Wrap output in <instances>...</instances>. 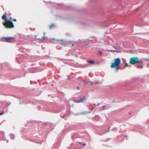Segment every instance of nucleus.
I'll return each mask as SVG.
<instances>
[{
    "label": "nucleus",
    "instance_id": "obj_1",
    "mask_svg": "<svg viewBox=\"0 0 149 149\" xmlns=\"http://www.w3.org/2000/svg\"><path fill=\"white\" fill-rule=\"evenodd\" d=\"M2 19L3 20L6 21V22L3 23V25L5 26L7 28H13L14 25L13 22L11 21H9V20H7L6 14H4L2 17Z\"/></svg>",
    "mask_w": 149,
    "mask_h": 149
},
{
    "label": "nucleus",
    "instance_id": "obj_16",
    "mask_svg": "<svg viewBox=\"0 0 149 149\" xmlns=\"http://www.w3.org/2000/svg\"><path fill=\"white\" fill-rule=\"evenodd\" d=\"M108 51L110 52H116V51L114 50H108Z\"/></svg>",
    "mask_w": 149,
    "mask_h": 149
},
{
    "label": "nucleus",
    "instance_id": "obj_26",
    "mask_svg": "<svg viewBox=\"0 0 149 149\" xmlns=\"http://www.w3.org/2000/svg\"><path fill=\"white\" fill-rule=\"evenodd\" d=\"M146 61H149V58H147L146 59Z\"/></svg>",
    "mask_w": 149,
    "mask_h": 149
},
{
    "label": "nucleus",
    "instance_id": "obj_2",
    "mask_svg": "<svg viewBox=\"0 0 149 149\" xmlns=\"http://www.w3.org/2000/svg\"><path fill=\"white\" fill-rule=\"evenodd\" d=\"M114 62H113L111 65V68L118 67L121 63V59L119 58L114 59Z\"/></svg>",
    "mask_w": 149,
    "mask_h": 149
},
{
    "label": "nucleus",
    "instance_id": "obj_29",
    "mask_svg": "<svg viewBox=\"0 0 149 149\" xmlns=\"http://www.w3.org/2000/svg\"><path fill=\"white\" fill-rule=\"evenodd\" d=\"M75 56H76V57H78V56L77 55H75Z\"/></svg>",
    "mask_w": 149,
    "mask_h": 149
},
{
    "label": "nucleus",
    "instance_id": "obj_10",
    "mask_svg": "<svg viewBox=\"0 0 149 149\" xmlns=\"http://www.w3.org/2000/svg\"><path fill=\"white\" fill-rule=\"evenodd\" d=\"M89 84L91 85H93L94 84V83L92 81H90Z\"/></svg>",
    "mask_w": 149,
    "mask_h": 149
},
{
    "label": "nucleus",
    "instance_id": "obj_31",
    "mask_svg": "<svg viewBox=\"0 0 149 149\" xmlns=\"http://www.w3.org/2000/svg\"><path fill=\"white\" fill-rule=\"evenodd\" d=\"M72 46H74V44H73H73H72Z\"/></svg>",
    "mask_w": 149,
    "mask_h": 149
},
{
    "label": "nucleus",
    "instance_id": "obj_28",
    "mask_svg": "<svg viewBox=\"0 0 149 149\" xmlns=\"http://www.w3.org/2000/svg\"><path fill=\"white\" fill-rule=\"evenodd\" d=\"M37 139L38 141L39 140V139H40L39 138V137H38V138H37Z\"/></svg>",
    "mask_w": 149,
    "mask_h": 149
},
{
    "label": "nucleus",
    "instance_id": "obj_27",
    "mask_svg": "<svg viewBox=\"0 0 149 149\" xmlns=\"http://www.w3.org/2000/svg\"><path fill=\"white\" fill-rule=\"evenodd\" d=\"M0 133H3V134H4V132H3V131H1V132H0Z\"/></svg>",
    "mask_w": 149,
    "mask_h": 149
},
{
    "label": "nucleus",
    "instance_id": "obj_38",
    "mask_svg": "<svg viewBox=\"0 0 149 149\" xmlns=\"http://www.w3.org/2000/svg\"><path fill=\"white\" fill-rule=\"evenodd\" d=\"M115 102V100H113V102Z\"/></svg>",
    "mask_w": 149,
    "mask_h": 149
},
{
    "label": "nucleus",
    "instance_id": "obj_12",
    "mask_svg": "<svg viewBox=\"0 0 149 149\" xmlns=\"http://www.w3.org/2000/svg\"><path fill=\"white\" fill-rule=\"evenodd\" d=\"M54 26V24H52L51 25L49 26V28L50 29H51Z\"/></svg>",
    "mask_w": 149,
    "mask_h": 149
},
{
    "label": "nucleus",
    "instance_id": "obj_20",
    "mask_svg": "<svg viewBox=\"0 0 149 149\" xmlns=\"http://www.w3.org/2000/svg\"><path fill=\"white\" fill-rule=\"evenodd\" d=\"M13 20L14 21H15V22L17 21L16 19H15V18H13Z\"/></svg>",
    "mask_w": 149,
    "mask_h": 149
},
{
    "label": "nucleus",
    "instance_id": "obj_23",
    "mask_svg": "<svg viewBox=\"0 0 149 149\" xmlns=\"http://www.w3.org/2000/svg\"><path fill=\"white\" fill-rule=\"evenodd\" d=\"M11 104V103L10 102V103H8V105H10Z\"/></svg>",
    "mask_w": 149,
    "mask_h": 149
},
{
    "label": "nucleus",
    "instance_id": "obj_17",
    "mask_svg": "<svg viewBox=\"0 0 149 149\" xmlns=\"http://www.w3.org/2000/svg\"><path fill=\"white\" fill-rule=\"evenodd\" d=\"M128 65V63H125V66H127Z\"/></svg>",
    "mask_w": 149,
    "mask_h": 149
},
{
    "label": "nucleus",
    "instance_id": "obj_22",
    "mask_svg": "<svg viewBox=\"0 0 149 149\" xmlns=\"http://www.w3.org/2000/svg\"><path fill=\"white\" fill-rule=\"evenodd\" d=\"M4 113L3 112H1L0 113V115H1Z\"/></svg>",
    "mask_w": 149,
    "mask_h": 149
},
{
    "label": "nucleus",
    "instance_id": "obj_35",
    "mask_svg": "<svg viewBox=\"0 0 149 149\" xmlns=\"http://www.w3.org/2000/svg\"><path fill=\"white\" fill-rule=\"evenodd\" d=\"M34 37H35V38H36V37H37V36H36V35H35V36H34Z\"/></svg>",
    "mask_w": 149,
    "mask_h": 149
},
{
    "label": "nucleus",
    "instance_id": "obj_36",
    "mask_svg": "<svg viewBox=\"0 0 149 149\" xmlns=\"http://www.w3.org/2000/svg\"><path fill=\"white\" fill-rule=\"evenodd\" d=\"M21 99V98H19V99H18V100H19V101L20 100V99Z\"/></svg>",
    "mask_w": 149,
    "mask_h": 149
},
{
    "label": "nucleus",
    "instance_id": "obj_11",
    "mask_svg": "<svg viewBox=\"0 0 149 149\" xmlns=\"http://www.w3.org/2000/svg\"><path fill=\"white\" fill-rule=\"evenodd\" d=\"M98 53H99L100 55V56L102 55V51L100 50H99L98 51Z\"/></svg>",
    "mask_w": 149,
    "mask_h": 149
},
{
    "label": "nucleus",
    "instance_id": "obj_43",
    "mask_svg": "<svg viewBox=\"0 0 149 149\" xmlns=\"http://www.w3.org/2000/svg\"><path fill=\"white\" fill-rule=\"evenodd\" d=\"M7 142H8V140H7Z\"/></svg>",
    "mask_w": 149,
    "mask_h": 149
},
{
    "label": "nucleus",
    "instance_id": "obj_34",
    "mask_svg": "<svg viewBox=\"0 0 149 149\" xmlns=\"http://www.w3.org/2000/svg\"><path fill=\"white\" fill-rule=\"evenodd\" d=\"M30 82H31V84L32 83V82H33L32 81H31Z\"/></svg>",
    "mask_w": 149,
    "mask_h": 149
},
{
    "label": "nucleus",
    "instance_id": "obj_42",
    "mask_svg": "<svg viewBox=\"0 0 149 149\" xmlns=\"http://www.w3.org/2000/svg\"><path fill=\"white\" fill-rule=\"evenodd\" d=\"M110 139V138L108 139L109 140Z\"/></svg>",
    "mask_w": 149,
    "mask_h": 149
},
{
    "label": "nucleus",
    "instance_id": "obj_8",
    "mask_svg": "<svg viewBox=\"0 0 149 149\" xmlns=\"http://www.w3.org/2000/svg\"><path fill=\"white\" fill-rule=\"evenodd\" d=\"M10 137L11 139H14L15 138V136L14 134H11L10 135Z\"/></svg>",
    "mask_w": 149,
    "mask_h": 149
},
{
    "label": "nucleus",
    "instance_id": "obj_24",
    "mask_svg": "<svg viewBox=\"0 0 149 149\" xmlns=\"http://www.w3.org/2000/svg\"><path fill=\"white\" fill-rule=\"evenodd\" d=\"M100 103H98L97 105V107H99V106H100Z\"/></svg>",
    "mask_w": 149,
    "mask_h": 149
},
{
    "label": "nucleus",
    "instance_id": "obj_9",
    "mask_svg": "<svg viewBox=\"0 0 149 149\" xmlns=\"http://www.w3.org/2000/svg\"><path fill=\"white\" fill-rule=\"evenodd\" d=\"M31 141L36 143H41L42 142L41 141H40V142H39L38 141H37L36 140L35 141L34 140H31Z\"/></svg>",
    "mask_w": 149,
    "mask_h": 149
},
{
    "label": "nucleus",
    "instance_id": "obj_30",
    "mask_svg": "<svg viewBox=\"0 0 149 149\" xmlns=\"http://www.w3.org/2000/svg\"><path fill=\"white\" fill-rule=\"evenodd\" d=\"M19 103L20 104H22V103H21V102H19Z\"/></svg>",
    "mask_w": 149,
    "mask_h": 149
},
{
    "label": "nucleus",
    "instance_id": "obj_14",
    "mask_svg": "<svg viewBox=\"0 0 149 149\" xmlns=\"http://www.w3.org/2000/svg\"><path fill=\"white\" fill-rule=\"evenodd\" d=\"M80 143H81V144L83 145V146H85L86 145V144H85L83 142H79Z\"/></svg>",
    "mask_w": 149,
    "mask_h": 149
},
{
    "label": "nucleus",
    "instance_id": "obj_18",
    "mask_svg": "<svg viewBox=\"0 0 149 149\" xmlns=\"http://www.w3.org/2000/svg\"><path fill=\"white\" fill-rule=\"evenodd\" d=\"M118 67H115L116 68V71H117L118 70Z\"/></svg>",
    "mask_w": 149,
    "mask_h": 149
},
{
    "label": "nucleus",
    "instance_id": "obj_33",
    "mask_svg": "<svg viewBox=\"0 0 149 149\" xmlns=\"http://www.w3.org/2000/svg\"><path fill=\"white\" fill-rule=\"evenodd\" d=\"M44 35H45V32H44L43 33Z\"/></svg>",
    "mask_w": 149,
    "mask_h": 149
},
{
    "label": "nucleus",
    "instance_id": "obj_13",
    "mask_svg": "<svg viewBox=\"0 0 149 149\" xmlns=\"http://www.w3.org/2000/svg\"><path fill=\"white\" fill-rule=\"evenodd\" d=\"M144 65L143 64H142L139 65V67L141 68V69H142Z\"/></svg>",
    "mask_w": 149,
    "mask_h": 149
},
{
    "label": "nucleus",
    "instance_id": "obj_15",
    "mask_svg": "<svg viewBox=\"0 0 149 149\" xmlns=\"http://www.w3.org/2000/svg\"><path fill=\"white\" fill-rule=\"evenodd\" d=\"M45 37H43L41 39H38L41 40H44Z\"/></svg>",
    "mask_w": 149,
    "mask_h": 149
},
{
    "label": "nucleus",
    "instance_id": "obj_44",
    "mask_svg": "<svg viewBox=\"0 0 149 149\" xmlns=\"http://www.w3.org/2000/svg\"><path fill=\"white\" fill-rule=\"evenodd\" d=\"M88 65H86V66H88Z\"/></svg>",
    "mask_w": 149,
    "mask_h": 149
},
{
    "label": "nucleus",
    "instance_id": "obj_45",
    "mask_svg": "<svg viewBox=\"0 0 149 149\" xmlns=\"http://www.w3.org/2000/svg\"><path fill=\"white\" fill-rule=\"evenodd\" d=\"M35 139H34V140L35 141Z\"/></svg>",
    "mask_w": 149,
    "mask_h": 149
},
{
    "label": "nucleus",
    "instance_id": "obj_5",
    "mask_svg": "<svg viewBox=\"0 0 149 149\" xmlns=\"http://www.w3.org/2000/svg\"><path fill=\"white\" fill-rule=\"evenodd\" d=\"M86 100V99L85 96H84L83 97L80 98V99L79 100H75V102L76 103H79L81 102H83L84 101Z\"/></svg>",
    "mask_w": 149,
    "mask_h": 149
},
{
    "label": "nucleus",
    "instance_id": "obj_19",
    "mask_svg": "<svg viewBox=\"0 0 149 149\" xmlns=\"http://www.w3.org/2000/svg\"><path fill=\"white\" fill-rule=\"evenodd\" d=\"M112 130L113 131H115L117 130V129L116 128H113L112 129Z\"/></svg>",
    "mask_w": 149,
    "mask_h": 149
},
{
    "label": "nucleus",
    "instance_id": "obj_3",
    "mask_svg": "<svg viewBox=\"0 0 149 149\" xmlns=\"http://www.w3.org/2000/svg\"><path fill=\"white\" fill-rule=\"evenodd\" d=\"M1 40L3 42L12 43L14 41V39L12 37H4L1 38Z\"/></svg>",
    "mask_w": 149,
    "mask_h": 149
},
{
    "label": "nucleus",
    "instance_id": "obj_4",
    "mask_svg": "<svg viewBox=\"0 0 149 149\" xmlns=\"http://www.w3.org/2000/svg\"><path fill=\"white\" fill-rule=\"evenodd\" d=\"M130 64L134 65L140 62L139 59L137 57H132L130 59Z\"/></svg>",
    "mask_w": 149,
    "mask_h": 149
},
{
    "label": "nucleus",
    "instance_id": "obj_7",
    "mask_svg": "<svg viewBox=\"0 0 149 149\" xmlns=\"http://www.w3.org/2000/svg\"><path fill=\"white\" fill-rule=\"evenodd\" d=\"M88 63H90V64H95V62L93 60H88L87 61Z\"/></svg>",
    "mask_w": 149,
    "mask_h": 149
},
{
    "label": "nucleus",
    "instance_id": "obj_37",
    "mask_svg": "<svg viewBox=\"0 0 149 149\" xmlns=\"http://www.w3.org/2000/svg\"><path fill=\"white\" fill-rule=\"evenodd\" d=\"M97 83H98V82L96 83H95V84H97Z\"/></svg>",
    "mask_w": 149,
    "mask_h": 149
},
{
    "label": "nucleus",
    "instance_id": "obj_25",
    "mask_svg": "<svg viewBox=\"0 0 149 149\" xmlns=\"http://www.w3.org/2000/svg\"><path fill=\"white\" fill-rule=\"evenodd\" d=\"M103 108H104V109H106L105 107V106H103Z\"/></svg>",
    "mask_w": 149,
    "mask_h": 149
},
{
    "label": "nucleus",
    "instance_id": "obj_32",
    "mask_svg": "<svg viewBox=\"0 0 149 149\" xmlns=\"http://www.w3.org/2000/svg\"><path fill=\"white\" fill-rule=\"evenodd\" d=\"M60 40L61 41H63V40H62V39H61V40Z\"/></svg>",
    "mask_w": 149,
    "mask_h": 149
},
{
    "label": "nucleus",
    "instance_id": "obj_39",
    "mask_svg": "<svg viewBox=\"0 0 149 149\" xmlns=\"http://www.w3.org/2000/svg\"><path fill=\"white\" fill-rule=\"evenodd\" d=\"M85 113H81V114H85Z\"/></svg>",
    "mask_w": 149,
    "mask_h": 149
},
{
    "label": "nucleus",
    "instance_id": "obj_6",
    "mask_svg": "<svg viewBox=\"0 0 149 149\" xmlns=\"http://www.w3.org/2000/svg\"><path fill=\"white\" fill-rule=\"evenodd\" d=\"M91 38H95L93 36L89 38V39H88V40L86 39V40H84L83 42V43H84L86 45H88V44H89V40H92L91 39Z\"/></svg>",
    "mask_w": 149,
    "mask_h": 149
},
{
    "label": "nucleus",
    "instance_id": "obj_21",
    "mask_svg": "<svg viewBox=\"0 0 149 149\" xmlns=\"http://www.w3.org/2000/svg\"><path fill=\"white\" fill-rule=\"evenodd\" d=\"M12 19V17H10V18L9 19V21H10V20H11Z\"/></svg>",
    "mask_w": 149,
    "mask_h": 149
},
{
    "label": "nucleus",
    "instance_id": "obj_40",
    "mask_svg": "<svg viewBox=\"0 0 149 149\" xmlns=\"http://www.w3.org/2000/svg\"><path fill=\"white\" fill-rule=\"evenodd\" d=\"M77 88H78V89H79V87H77Z\"/></svg>",
    "mask_w": 149,
    "mask_h": 149
},
{
    "label": "nucleus",
    "instance_id": "obj_41",
    "mask_svg": "<svg viewBox=\"0 0 149 149\" xmlns=\"http://www.w3.org/2000/svg\"><path fill=\"white\" fill-rule=\"evenodd\" d=\"M90 112H91V111H89V112H88V113H90Z\"/></svg>",
    "mask_w": 149,
    "mask_h": 149
}]
</instances>
